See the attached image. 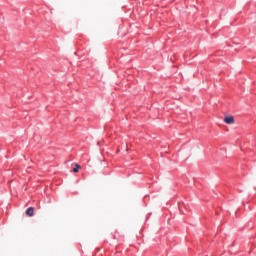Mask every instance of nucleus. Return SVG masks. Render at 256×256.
Returning <instances> with one entry per match:
<instances>
[{
    "instance_id": "1",
    "label": "nucleus",
    "mask_w": 256,
    "mask_h": 256,
    "mask_svg": "<svg viewBox=\"0 0 256 256\" xmlns=\"http://www.w3.org/2000/svg\"><path fill=\"white\" fill-rule=\"evenodd\" d=\"M224 122L227 124V125H233V123H235V118L233 116H226L224 118Z\"/></svg>"
},
{
    "instance_id": "4",
    "label": "nucleus",
    "mask_w": 256,
    "mask_h": 256,
    "mask_svg": "<svg viewBox=\"0 0 256 256\" xmlns=\"http://www.w3.org/2000/svg\"><path fill=\"white\" fill-rule=\"evenodd\" d=\"M113 239H117V235H114V236H113Z\"/></svg>"
},
{
    "instance_id": "2",
    "label": "nucleus",
    "mask_w": 256,
    "mask_h": 256,
    "mask_svg": "<svg viewBox=\"0 0 256 256\" xmlns=\"http://www.w3.org/2000/svg\"><path fill=\"white\" fill-rule=\"evenodd\" d=\"M26 215H28V217H33V215H34V208L33 207L27 208Z\"/></svg>"
},
{
    "instance_id": "3",
    "label": "nucleus",
    "mask_w": 256,
    "mask_h": 256,
    "mask_svg": "<svg viewBox=\"0 0 256 256\" xmlns=\"http://www.w3.org/2000/svg\"><path fill=\"white\" fill-rule=\"evenodd\" d=\"M79 169H81V166L79 164H76V167L73 168V173H79Z\"/></svg>"
}]
</instances>
